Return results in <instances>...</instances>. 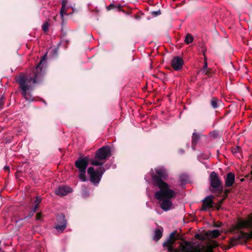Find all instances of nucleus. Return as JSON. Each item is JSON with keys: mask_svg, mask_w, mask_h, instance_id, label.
Here are the masks:
<instances>
[{"mask_svg": "<svg viewBox=\"0 0 252 252\" xmlns=\"http://www.w3.org/2000/svg\"><path fill=\"white\" fill-rule=\"evenodd\" d=\"M213 197L212 196H207L203 201L202 206L201 209L202 211H205L207 209L212 207Z\"/></svg>", "mask_w": 252, "mask_h": 252, "instance_id": "9d476101", "label": "nucleus"}, {"mask_svg": "<svg viewBox=\"0 0 252 252\" xmlns=\"http://www.w3.org/2000/svg\"><path fill=\"white\" fill-rule=\"evenodd\" d=\"M4 97L2 96L0 98V110L2 109L4 105Z\"/></svg>", "mask_w": 252, "mask_h": 252, "instance_id": "393cba45", "label": "nucleus"}, {"mask_svg": "<svg viewBox=\"0 0 252 252\" xmlns=\"http://www.w3.org/2000/svg\"><path fill=\"white\" fill-rule=\"evenodd\" d=\"M72 191V189L67 186L59 187L56 190V194L60 196H64Z\"/></svg>", "mask_w": 252, "mask_h": 252, "instance_id": "1a4fd4ad", "label": "nucleus"}, {"mask_svg": "<svg viewBox=\"0 0 252 252\" xmlns=\"http://www.w3.org/2000/svg\"><path fill=\"white\" fill-rule=\"evenodd\" d=\"M245 228L251 229L250 232L240 231L238 236L231 237L229 241L228 249L237 245L241 239L248 240L252 238V213L248 216L247 219H239L236 224L230 228L229 231L233 233L236 230Z\"/></svg>", "mask_w": 252, "mask_h": 252, "instance_id": "7ed1b4c3", "label": "nucleus"}, {"mask_svg": "<svg viewBox=\"0 0 252 252\" xmlns=\"http://www.w3.org/2000/svg\"><path fill=\"white\" fill-rule=\"evenodd\" d=\"M201 72L204 75H208L210 73V69L207 67V63L205 57L204 60V64L203 68L201 70Z\"/></svg>", "mask_w": 252, "mask_h": 252, "instance_id": "2eb2a0df", "label": "nucleus"}, {"mask_svg": "<svg viewBox=\"0 0 252 252\" xmlns=\"http://www.w3.org/2000/svg\"><path fill=\"white\" fill-rule=\"evenodd\" d=\"M251 174L252 175V172H251Z\"/></svg>", "mask_w": 252, "mask_h": 252, "instance_id": "473e14b6", "label": "nucleus"}, {"mask_svg": "<svg viewBox=\"0 0 252 252\" xmlns=\"http://www.w3.org/2000/svg\"><path fill=\"white\" fill-rule=\"evenodd\" d=\"M199 139V136L195 133H193L192 136V147H194Z\"/></svg>", "mask_w": 252, "mask_h": 252, "instance_id": "dca6fc26", "label": "nucleus"}, {"mask_svg": "<svg viewBox=\"0 0 252 252\" xmlns=\"http://www.w3.org/2000/svg\"><path fill=\"white\" fill-rule=\"evenodd\" d=\"M110 155V148L106 146H103L96 151L94 158L90 160L91 164L94 166H102Z\"/></svg>", "mask_w": 252, "mask_h": 252, "instance_id": "20e7f679", "label": "nucleus"}, {"mask_svg": "<svg viewBox=\"0 0 252 252\" xmlns=\"http://www.w3.org/2000/svg\"><path fill=\"white\" fill-rule=\"evenodd\" d=\"M67 2V0H63L62 2V5L66 6Z\"/></svg>", "mask_w": 252, "mask_h": 252, "instance_id": "cd10ccee", "label": "nucleus"}, {"mask_svg": "<svg viewBox=\"0 0 252 252\" xmlns=\"http://www.w3.org/2000/svg\"><path fill=\"white\" fill-rule=\"evenodd\" d=\"M50 26L49 20L46 21L42 26V30L46 32L48 31L49 27Z\"/></svg>", "mask_w": 252, "mask_h": 252, "instance_id": "4be33fe9", "label": "nucleus"}, {"mask_svg": "<svg viewBox=\"0 0 252 252\" xmlns=\"http://www.w3.org/2000/svg\"><path fill=\"white\" fill-rule=\"evenodd\" d=\"M41 201V198H40V196H38L36 198V199L34 201L35 205L33 208V211L34 212L36 211L38 207V205L40 203Z\"/></svg>", "mask_w": 252, "mask_h": 252, "instance_id": "412c9836", "label": "nucleus"}, {"mask_svg": "<svg viewBox=\"0 0 252 252\" xmlns=\"http://www.w3.org/2000/svg\"><path fill=\"white\" fill-rule=\"evenodd\" d=\"M60 14L62 18L63 17V16L64 15L66 14V6L62 5V7H61V11H60Z\"/></svg>", "mask_w": 252, "mask_h": 252, "instance_id": "b1692460", "label": "nucleus"}, {"mask_svg": "<svg viewBox=\"0 0 252 252\" xmlns=\"http://www.w3.org/2000/svg\"><path fill=\"white\" fill-rule=\"evenodd\" d=\"M104 167L100 166L95 170L93 167L88 168L87 172L90 176V181L94 184H98L101 180L102 175L105 172Z\"/></svg>", "mask_w": 252, "mask_h": 252, "instance_id": "423d86ee", "label": "nucleus"}, {"mask_svg": "<svg viewBox=\"0 0 252 252\" xmlns=\"http://www.w3.org/2000/svg\"><path fill=\"white\" fill-rule=\"evenodd\" d=\"M193 40V37L192 35L190 33H188L185 39V42L187 44H189L191 43Z\"/></svg>", "mask_w": 252, "mask_h": 252, "instance_id": "6ab92c4d", "label": "nucleus"}, {"mask_svg": "<svg viewBox=\"0 0 252 252\" xmlns=\"http://www.w3.org/2000/svg\"><path fill=\"white\" fill-rule=\"evenodd\" d=\"M211 135H212L214 137H216V134H215V132H212L211 133Z\"/></svg>", "mask_w": 252, "mask_h": 252, "instance_id": "2f4dec72", "label": "nucleus"}, {"mask_svg": "<svg viewBox=\"0 0 252 252\" xmlns=\"http://www.w3.org/2000/svg\"><path fill=\"white\" fill-rule=\"evenodd\" d=\"M4 169L5 170L9 172V166H5Z\"/></svg>", "mask_w": 252, "mask_h": 252, "instance_id": "c756f323", "label": "nucleus"}, {"mask_svg": "<svg viewBox=\"0 0 252 252\" xmlns=\"http://www.w3.org/2000/svg\"><path fill=\"white\" fill-rule=\"evenodd\" d=\"M41 216H42V215H41V213H37L35 217L36 220H40Z\"/></svg>", "mask_w": 252, "mask_h": 252, "instance_id": "bb28decb", "label": "nucleus"}, {"mask_svg": "<svg viewBox=\"0 0 252 252\" xmlns=\"http://www.w3.org/2000/svg\"><path fill=\"white\" fill-rule=\"evenodd\" d=\"M163 229L162 227L160 226L155 229L154 231V235L153 237L154 240L158 241L159 240L162 236Z\"/></svg>", "mask_w": 252, "mask_h": 252, "instance_id": "ddd939ff", "label": "nucleus"}, {"mask_svg": "<svg viewBox=\"0 0 252 252\" xmlns=\"http://www.w3.org/2000/svg\"><path fill=\"white\" fill-rule=\"evenodd\" d=\"M63 220L62 224H57L55 226L56 229L59 231H63L66 227V221L64 219Z\"/></svg>", "mask_w": 252, "mask_h": 252, "instance_id": "4468645a", "label": "nucleus"}, {"mask_svg": "<svg viewBox=\"0 0 252 252\" xmlns=\"http://www.w3.org/2000/svg\"><path fill=\"white\" fill-rule=\"evenodd\" d=\"M45 67L46 55H44L35 67L21 73L16 77L15 80L19 84L21 94L26 101L32 102L35 100L32 91L35 85L42 82Z\"/></svg>", "mask_w": 252, "mask_h": 252, "instance_id": "f257e3e1", "label": "nucleus"}, {"mask_svg": "<svg viewBox=\"0 0 252 252\" xmlns=\"http://www.w3.org/2000/svg\"><path fill=\"white\" fill-rule=\"evenodd\" d=\"M235 175L232 172L228 173L225 178V186L226 187H231L234 183Z\"/></svg>", "mask_w": 252, "mask_h": 252, "instance_id": "9b49d317", "label": "nucleus"}, {"mask_svg": "<svg viewBox=\"0 0 252 252\" xmlns=\"http://www.w3.org/2000/svg\"><path fill=\"white\" fill-rule=\"evenodd\" d=\"M210 181L211 186L220 191V192L222 191V182L215 172H212L210 175Z\"/></svg>", "mask_w": 252, "mask_h": 252, "instance_id": "0eeeda50", "label": "nucleus"}, {"mask_svg": "<svg viewBox=\"0 0 252 252\" xmlns=\"http://www.w3.org/2000/svg\"><path fill=\"white\" fill-rule=\"evenodd\" d=\"M214 226L217 227H220L222 226V223L220 221L215 222L214 223Z\"/></svg>", "mask_w": 252, "mask_h": 252, "instance_id": "a878e982", "label": "nucleus"}, {"mask_svg": "<svg viewBox=\"0 0 252 252\" xmlns=\"http://www.w3.org/2000/svg\"><path fill=\"white\" fill-rule=\"evenodd\" d=\"M155 14V15H159L160 14V11L159 10V11H158L157 12H153Z\"/></svg>", "mask_w": 252, "mask_h": 252, "instance_id": "c85d7f7f", "label": "nucleus"}, {"mask_svg": "<svg viewBox=\"0 0 252 252\" xmlns=\"http://www.w3.org/2000/svg\"><path fill=\"white\" fill-rule=\"evenodd\" d=\"M219 99L216 97H213L211 100V104L213 108L216 109L218 107Z\"/></svg>", "mask_w": 252, "mask_h": 252, "instance_id": "aec40b11", "label": "nucleus"}, {"mask_svg": "<svg viewBox=\"0 0 252 252\" xmlns=\"http://www.w3.org/2000/svg\"><path fill=\"white\" fill-rule=\"evenodd\" d=\"M229 190L225 189L224 191V193L226 195H227V194L229 193Z\"/></svg>", "mask_w": 252, "mask_h": 252, "instance_id": "7c9ffc66", "label": "nucleus"}, {"mask_svg": "<svg viewBox=\"0 0 252 252\" xmlns=\"http://www.w3.org/2000/svg\"><path fill=\"white\" fill-rule=\"evenodd\" d=\"M184 64L183 59L179 56L174 57L171 61V67L175 71L181 70Z\"/></svg>", "mask_w": 252, "mask_h": 252, "instance_id": "6e6552de", "label": "nucleus"}, {"mask_svg": "<svg viewBox=\"0 0 252 252\" xmlns=\"http://www.w3.org/2000/svg\"><path fill=\"white\" fill-rule=\"evenodd\" d=\"M121 8L122 7L120 5L117 6L113 4H110L106 7V9L108 11H110L113 9H116L117 11H120L121 10Z\"/></svg>", "mask_w": 252, "mask_h": 252, "instance_id": "a211bd4d", "label": "nucleus"}, {"mask_svg": "<svg viewBox=\"0 0 252 252\" xmlns=\"http://www.w3.org/2000/svg\"><path fill=\"white\" fill-rule=\"evenodd\" d=\"M158 175L152 176L154 185L158 187L159 190L155 193V197L160 203V208L164 211H167L170 210L173 206L172 199L177 195L176 191L170 188V186L162 180V178H164L162 175V171H156Z\"/></svg>", "mask_w": 252, "mask_h": 252, "instance_id": "f03ea898", "label": "nucleus"}, {"mask_svg": "<svg viewBox=\"0 0 252 252\" xmlns=\"http://www.w3.org/2000/svg\"><path fill=\"white\" fill-rule=\"evenodd\" d=\"M89 158L87 157L80 158L75 161V166L78 169L80 172L79 177L80 179L85 182L86 181V170L88 165Z\"/></svg>", "mask_w": 252, "mask_h": 252, "instance_id": "39448f33", "label": "nucleus"}, {"mask_svg": "<svg viewBox=\"0 0 252 252\" xmlns=\"http://www.w3.org/2000/svg\"><path fill=\"white\" fill-rule=\"evenodd\" d=\"M175 234H176L175 232H173L170 234L169 240H168V243H169L170 244H172L175 241V240H176Z\"/></svg>", "mask_w": 252, "mask_h": 252, "instance_id": "5701e85b", "label": "nucleus"}, {"mask_svg": "<svg viewBox=\"0 0 252 252\" xmlns=\"http://www.w3.org/2000/svg\"><path fill=\"white\" fill-rule=\"evenodd\" d=\"M221 232L220 230L215 229L210 231L209 234L211 237L217 238L220 235Z\"/></svg>", "mask_w": 252, "mask_h": 252, "instance_id": "f3484780", "label": "nucleus"}, {"mask_svg": "<svg viewBox=\"0 0 252 252\" xmlns=\"http://www.w3.org/2000/svg\"><path fill=\"white\" fill-rule=\"evenodd\" d=\"M218 245L216 242L210 244L203 247L201 249L202 252H213V249L218 247ZM171 252H177L176 250H173Z\"/></svg>", "mask_w": 252, "mask_h": 252, "instance_id": "f8f14e48", "label": "nucleus"}]
</instances>
